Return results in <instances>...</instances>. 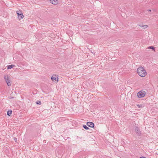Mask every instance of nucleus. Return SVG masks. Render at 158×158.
Masks as SVG:
<instances>
[{"mask_svg":"<svg viewBox=\"0 0 158 158\" xmlns=\"http://www.w3.org/2000/svg\"><path fill=\"white\" fill-rule=\"evenodd\" d=\"M146 93L143 91H141L139 92L138 93L137 95L139 98H143L145 95Z\"/></svg>","mask_w":158,"mask_h":158,"instance_id":"f03ea898","label":"nucleus"},{"mask_svg":"<svg viewBox=\"0 0 158 158\" xmlns=\"http://www.w3.org/2000/svg\"><path fill=\"white\" fill-rule=\"evenodd\" d=\"M148 11H150V12L151 11V10H148Z\"/></svg>","mask_w":158,"mask_h":158,"instance_id":"f3484780","label":"nucleus"},{"mask_svg":"<svg viewBox=\"0 0 158 158\" xmlns=\"http://www.w3.org/2000/svg\"><path fill=\"white\" fill-rule=\"evenodd\" d=\"M137 72L139 76L142 77H145L147 74V73L144 69L142 67H139L138 68Z\"/></svg>","mask_w":158,"mask_h":158,"instance_id":"f257e3e1","label":"nucleus"},{"mask_svg":"<svg viewBox=\"0 0 158 158\" xmlns=\"http://www.w3.org/2000/svg\"><path fill=\"white\" fill-rule=\"evenodd\" d=\"M51 3L54 5H56L58 3L57 0H50Z\"/></svg>","mask_w":158,"mask_h":158,"instance_id":"423d86ee","label":"nucleus"},{"mask_svg":"<svg viewBox=\"0 0 158 158\" xmlns=\"http://www.w3.org/2000/svg\"><path fill=\"white\" fill-rule=\"evenodd\" d=\"M6 82L7 85L8 86H10L11 85V81L10 80H9L8 79L6 81Z\"/></svg>","mask_w":158,"mask_h":158,"instance_id":"6e6552de","label":"nucleus"},{"mask_svg":"<svg viewBox=\"0 0 158 158\" xmlns=\"http://www.w3.org/2000/svg\"><path fill=\"white\" fill-rule=\"evenodd\" d=\"M12 111L11 110H9L7 111V114L9 116H10L12 113Z\"/></svg>","mask_w":158,"mask_h":158,"instance_id":"9d476101","label":"nucleus"},{"mask_svg":"<svg viewBox=\"0 0 158 158\" xmlns=\"http://www.w3.org/2000/svg\"><path fill=\"white\" fill-rule=\"evenodd\" d=\"M51 79L52 81H56L57 82L58 81V77H55L53 76H52L51 77Z\"/></svg>","mask_w":158,"mask_h":158,"instance_id":"0eeeda50","label":"nucleus"},{"mask_svg":"<svg viewBox=\"0 0 158 158\" xmlns=\"http://www.w3.org/2000/svg\"><path fill=\"white\" fill-rule=\"evenodd\" d=\"M4 78L5 79V81L8 79V75H5L4 76Z\"/></svg>","mask_w":158,"mask_h":158,"instance_id":"9b49d317","label":"nucleus"},{"mask_svg":"<svg viewBox=\"0 0 158 158\" xmlns=\"http://www.w3.org/2000/svg\"><path fill=\"white\" fill-rule=\"evenodd\" d=\"M135 130L136 134L138 135H140L141 134V132L140 131L139 129L137 127H135Z\"/></svg>","mask_w":158,"mask_h":158,"instance_id":"20e7f679","label":"nucleus"},{"mask_svg":"<svg viewBox=\"0 0 158 158\" xmlns=\"http://www.w3.org/2000/svg\"><path fill=\"white\" fill-rule=\"evenodd\" d=\"M148 49H153L154 50V48L153 46H150L148 48Z\"/></svg>","mask_w":158,"mask_h":158,"instance_id":"ddd939ff","label":"nucleus"},{"mask_svg":"<svg viewBox=\"0 0 158 158\" xmlns=\"http://www.w3.org/2000/svg\"><path fill=\"white\" fill-rule=\"evenodd\" d=\"M17 14L18 15V18L19 20L23 19V18L24 16L23 13L20 11H17Z\"/></svg>","mask_w":158,"mask_h":158,"instance_id":"7ed1b4c3","label":"nucleus"},{"mask_svg":"<svg viewBox=\"0 0 158 158\" xmlns=\"http://www.w3.org/2000/svg\"><path fill=\"white\" fill-rule=\"evenodd\" d=\"M15 67V65L14 64H11L7 66V69H10L11 68H13L14 67Z\"/></svg>","mask_w":158,"mask_h":158,"instance_id":"1a4fd4ad","label":"nucleus"},{"mask_svg":"<svg viewBox=\"0 0 158 158\" xmlns=\"http://www.w3.org/2000/svg\"><path fill=\"white\" fill-rule=\"evenodd\" d=\"M142 27H143L144 28H146L148 27V26L147 25H144L142 26Z\"/></svg>","mask_w":158,"mask_h":158,"instance_id":"2eb2a0df","label":"nucleus"},{"mask_svg":"<svg viewBox=\"0 0 158 158\" xmlns=\"http://www.w3.org/2000/svg\"><path fill=\"white\" fill-rule=\"evenodd\" d=\"M36 103L37 104H39V105H40L41 104V102L40 101H37L36 102Z\"/></svg>","mask_w":158,"mask_h":158,"instance_id":"4468645a","label":"nucleus"},{"mask_svg":"<svg viewBox=\"0 0 158 158\" xmlns=\"http://www.w3.org/2000/svg\"><path fill=\"white\" fill-rule=\"evenodd\" d=\"M83 127L86 130H88L89 129V127H88L86 125H83Z\"/></svg>","mask_w":158,"mask_h":158,"instance_id":"f8f14e48","label":"nucleus"},{"mask_svg":"<svg viewBox=\"0 0 158 158\" xmlns=\"http://www.w3.org/2000/svg\"><path fill=\"white\" fill-rule=\"evenodd\" d=\"M140 158H146L144 157H140Z\"/></svg>","mask_w":158,"mask_h":158,"instance_id":"dca6fc26","label":"nucleus"},{"mask_svg":"<svg viewBox=\"0 0 158 158\" xmlns=\"http://www.w3.org/2000/svg\"><path fill=\"white\" fill-rule=\"evenodd\" d=\"M87 125L89 127H94V123L91 122H88L87 123Z\"/></svg>","mask_w":158,"mask_h":158,"instance_id":"39448f33","label":"nucleus"}]
</instances>
